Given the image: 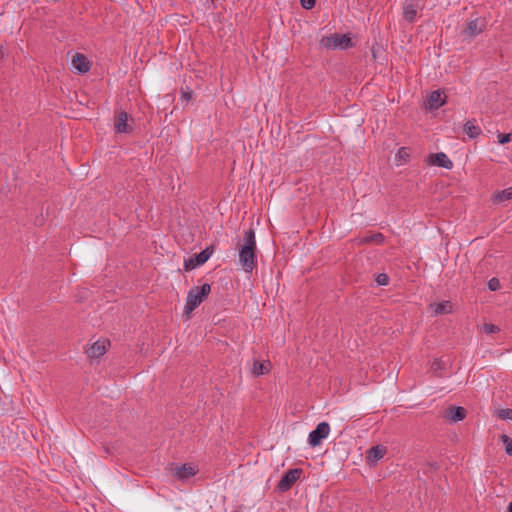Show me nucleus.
I'll return each mask as SVG.
<instances>
[{
  "mask_svg": "<svg viewBox=\"0 0 512 512\" xmlns=\"http://www.w3.org/2000/svg\"><path fill=\"white\" fill-rule=\"evenodd\" d=\"M463 130L471 139H474L481 134V128L477 126L474 121L470 120L464 124Z\"/></svg>",
  "mask_w": 512,
  "mask_h": 512,
  "instance_id": "19",
  "label": "nucleus"
},
{
  "mask_svg": "<svg viewBox=\"0 0 512 512\" xmlns=\"http://www.w3.org/2000/svg\"><path fill=\"white\" fill-rule=\"evenodd\" d=\"M303 471L301 468L289 469L284 473L282 478L277 484V489L281 492L288 491L296 481L301 477Z\"/></svg>",
  "mask_w": 512,
  "mask_h": 512,
  "instance_id": "3",
  "label": "nucleus"
},
{
  "mask_svg": "<svg viewBox=\"0 0 512 512\" xmlns=\"http://www.w3.org/2000/svg\"><path fill=\"white\" fill-rule=\"evenodd\" d=\"M375 280L379 286H386L389 284V276L385 273L378 274Z\"/></svg>",
  "mask_w": 512,
  "mask_h": 512,
  "instance_id": "23",
  "label": "nucleus"
},
{
  "mask_svg": "<svg viewBox=\"0 0 512 512\" xmlns=\"http://www.w3.org/2000/svg\"><path fill=\"white\" fill-rule=\"evenodd\" d=\"M173 472L178 479L186 480L196 475L198 472V468L193 464L185 463L182 465H176L173 468Z\"/></svg>",
  "mask_w": 512,
  "mask_h": 512,
  "instance_id": "9",
  "label": "nucleus"
},
{
  "mask_svg": "<svg viewBox=\"0 0 512 512\" xmlns=\"http://www.w3.org/2000/svg\"><path fill=\"white\" fill-rule=\"evenodd\" d=\"M212 252L213 251L207 247L204 250H202L200 253L195 254L194 256L186 259L184 261L185 270H187V271L193 270V269L203 265L211 257Z\"/></svg>",
  "mask_w": 512,
  "mask_h": 512,
  "instance_id": "7",
  "label": "nucleus"
},
{
  "mask_svg": "<svg viewBox=\"0 0 512 512\" xmlns=\"http://www.w3.org/2000/svg\"><path fill=\"white\" fill-rule=\"evenodd\" d=\"M498 415L503 420H512V409H501Z\"/></svg>",
  "mask_w": 512,
  "mask_h": 512,
  "instance_id": "25",
  "label": "nucleus"
},
{
  "mask_svg": "<svg viewBox=\"0 0 512 512\" xmlns=\"http://www.w3.org/2000/svg\"><path fill=\"white\" fill-rule=\"evenodd\" d=\"M442 365H443V363L440 359H435L431 365V369L435 373H438L442 369Z\"/></svg>",
  "mask_w": 512,
  "mask_h": 512,
  "instance_id": "30",
  "label": "nucleus"
},
{
  "mask_svg": "<svg viewBox=\"0 0 512 512\" xmlns=\"http://www.w3.org/2000/svg\"><path fill=\"white\" fill-rule=\"evenodd\" d=\"M435 315L448 314L452 312V304L450 301H442L439 303L431 304Z\"/></svg>",
  "mask_w": 512,
  "mask_h": 512,
  "instance_id": "18",
  "label": "nucleus"
},
{
  "mask_svg": "<svg viewBox=\"0 0 512 512\" xmlns=\"http://www.w3.org/2000/svg\"><path fill=\"white\" fill-rule=\"evenodd\" d=\"M510 199H512V187L498 191L493 196V201L495 203H501Z\"/></svg>",
  "mask_w": 512,
  "mask_h": 512,
  "instance_id": "20",
  "label": "nucleus"
},
{
  "mask_svg": "<svg viewBox=\"0 0 512 512\" xmlns=\"http://www.w3.org/2000/svg\"><path fill=\"white\" fill-rule=\"evenodd\" d=\"M300 3L306 10H310L315 6V0H300Z\"/></svg>",
  "mask_w": 512,
  "mask_h": 512,
  "instance_id": "29",
  "label": "nucleus"
},
{
  "mask_svg": "<svg viewBox=\"0 0 512 512\" xmlns=\"http://www.w3.org/2000/svg\"><path fill=\"white\" fill-rule=\"evenodd\" d=\"M72 67L79 73H86L90 70V62L83 54L77 53L73 56L71 61Z\"/></svg>",
  "mask_w": 512,
  "mask_h": 512,
  "instance_id": "13",
  "label": "nucleus"
},
{
  "mask_svg": "<svg viewBox=\"0 0 512 512\" xmlns=\"http://www.w3.org/2000/svg\"><path fill=\"white\" fill-rule=\"evenodd\" d=\"M512 140V133L498 134V142L500 144L509 143Z\"/></svg>",
  "mask_w": 512,
  "mask_h": 512,
  "instance_id": "28",
  "label": "nucleus"
},
{
  "mask_svg": "<svg viewBox=\"0 0 512 512\" xmlns=\"http://www.w3.org/2000/svg\"><path fill=\"white\" fill-rule=\"evenodd\" d=\"M129 118V114L125 111L117 114L114 122L116 133H130L132 131V126L128 123Z\"/></svg>",
  "mask_w": 512,
  "mask_h": 512,
  "instance_id": "10",
  "label": "nucleus"
},
{
  "mask_svg": "<svg viewBox=\"0 0 512 512\" xmlns=\"http://www.w3.org/2000/svg\"><path fill=\"white\" fill-rule=\"evenodd\" d=\"M445 104V99L439 91H433L428 97V107L430 109H438Z\"/></svg>",
  "mask_w": 512,
  "mask_h": 512,
  "instance_id": "17",
  "label": "nucleus"
},
{
  "mask_svg": "<svg viewBox=\"0 0 512 512\" xmlns=\"http://www.w3.org/2000/svg\"><path fill=\"white\" fill-rule=\"evenodd\" d=\"M409 156H410L409 148L401 147L398 150L397 157H399L400 159L406 161L409 158Z\"/></svg>",
  "mask_w": 512,
  "mask_h": 512,
  "instance_id": "26",
  "label": "nucleus"
},
{
  "mask_svg": "<svg viewBox=\"0 0 512 512\" xmlns=\"http://www.w3.org/2000/svg\"><path fill=\"white\" fill-rule=\"evenodd\" d=\"M386 448L382 445H376L371 447L367 453V460L371 463H376L384 457Z\"/></svg>",
  "mask_w": 512,
  "mask_h": 512,
  "instance_id": "14",
  "label": "nucleus"
},
{
  "mask_svg": "<svg viewBox=\"0 0 512 512\" xmlns=\"http://www.w3.org/2000/svg\"><path fill=\"white\" fill-rule=\"evenodd\" d=\"M488 288L491 291H496L500 288V282L497 278L493 277L488 281Z\"/></svg>",
  "mask_w": 512,
  "mask_h": 512,
  "instance_id": "27",
  "label": "nucleus"
},
{
  "mask_svg": "<svg viewBox=\"0 0 512 512\" xmlns=\"http://www.w3.org/2000/svg\"><path fill=\"white\" fill-rule=\"evenodd\" d=\"M484 28V22L479 19H473L467 22L463 35L469 38H474L479 35Z\"/></svg>",
  "mask_w": 512,
  "mask_h": 512,
  "instance_id": "12",
  "label": "nucleus"
},
{
  "mask_svg": "<svg viewBox=\"0 0 512 512\" xmlns=\"http://www.w3.org/2000/svg\"><path fill=\"white\" fill-rule=\"evenodd\" d=\"M182 97L185 99V100H190L191 99V92L189 91H186V92H182Z\"/></svg>",
  "mask_w": 512,
  "mask_h": 512,
  "instance_id": "31",
  "label": "nucleus"
},
{
  "mask_svg": "<svg viewBox=\"0 0 512 512\" xmlns=\"http://www.w3.org/2000/svg\"><path fill=\"white\" fill-rule=\"evenodd\" d=\"M501 440H502L503 444L505 445L506 453L508 455L512 456V439L509 436L503 434L501 436Z\"/></svg>",
  "mask_w": 512,
  "mask_h": 512,
  "instance_id": "22",
  "label": "nucleus"
},
{
  "mask_svg": "<svg viewBox=\"0 0 512 512\" xmlns=\"http://www.w3.org/2000/svg\"><path fill=\"white\" fill-rule=\"evenodd\" d=\"M330 432V425L327 422H320L317 427L312 430L308 435V443L311 447H316L321 444L323 439H326Z\"/></svg>",
  "mask_w": 512,
  "mask_h": 512,
  "instance_id": "4",
  "label": "nucleus"
},
{
  "mask_svg": "<svg viewBox=\"0 0 512 512\" xmlns=\"http://www.w3.org/2000/svg\"><path fill=\"white\" fill-rule=\"evenodd\" d=\"M271 363L270 361H254L251 368V373L254 376H260L267 374L270 371Z\"/></svg>",
  "mask_w": 512,
  "mask_h": 512,
  "instance_id": "15",
  "label": "nucleus"
},
{
  "mask_svg": "<svg viewBox=\"0 0 512 512\" xmlns=\"http://www.w3.org/2000/svg\"><path fill=\"white\" fill-rule=\"evenodd\" d=\"M351 44V39L347 35L334 34L332 36L323 37L321 45L329 49L341 48L345 49Z\"/></svg>",
  "mask_w": 512,
  "mask_h": 512,
  "instance_id": "6",
  "label": "nucleus"
},
{
  "mask_svg": "<svg viewBox=\"0 0 512 512\" xmlns=\"http://www.w3.org/2000/svg\"><path fill=\"white\" fill-rule=\"evenodd\" d=\"M211 286L204 283L201 287H192L187 294L184 313L189 315L194 311L209 295Z\"/></svg>",
  "mask_w": 512,
  "mask_h": 512,
  "instance_id": "2",
  "label": "nucleus"
},
{
  "mask_svg": "<svg viewBox=\"0 0 512 512\" xmlns=\"http://www.w3.org/2000/svg\"><path fill=\"white\" fill-rule=\"evenodd\" d=\"M110 346V341L106 338L98 339L87 350L89 358H99L104 355Z\"/></svg>",
  "mask_w": 512,
  "mask_h": 512,
  "instance_id": "8",
  "label": "nucleus"
},
{
  "mask_svg": "<svg viewBox=\"0 0 512 512\" xmlns=\"http://www.w3.org/2000/svg\"><path fill=\"white\" fill-rule=\"evenodd\" d=\"M422 10L421 0H406L403 4V18L409 23H414Z\"/></svg>",
  "mask_w": 512,
  "mask_h": 512,
  "instance_id": "5",
  "label": "nucleus"
},
{
  "mask_svg": "<svg viewBox=\"0 0 512 512\" xmlns=\"http://www.w3.org/2000/svg\"><path fill=\"white\" fill-rule=\"evenodd\" d=\"M483 331L486 333V334H492V333H497L500 331L499 327L494 325V324H490V323H486L483 325Z\"/></svg>",
  "mask_w": 512,
  "mask_h": 512,
  "instance_id": "24",
  "label": "nucleus"
},
{
  "mask_svg": "<svg viewBox=\"0 0 512 512\" xmlns=\"http://www.w3.org/2000/svg\"><path fill=\"white\" fill-rule=\"evenodd\" d=\"M466 411L463 407L460 406H452L448 409L446 417L453 422L461 421L465 418Z\"/></svg>",
  "mask_w": 512,
  "mask_h": 512,
  "instance_id": "16",
  "label": "nucleus"
},
{
  "mask_svg": "<svg viewBox=\"0 0 512 512\" xmlns=\"http://www.w3.org/2000/svg\"><path fill=\"white\" fill-rule=\"evenodd\" d=\"M384 236L381 233L373 234L369 237H364L361 242L362 243H369V242H375V243H383Z\"/></svg>",
  "mask_w": 512,
  "mask_h": 512,
  "instance_id": "21",
  "label": "nucleus"
},
{
  "mask_svg": "<svg viewBox=\"0 0 512 512\" xmlns=\"http://www.w3.org/2000/svg\"><path fill=\"white\" fill-rule=\"evenodd\" d=\"M243 246L239 251V262L244 271L251 273L257 265L256 238L254 229L250 228L244 233Z\"/></svg>",
  "mask_w": 512,
  "mask_h": 512,
  "instance_id": "1",
  "label": "nucleus"
},
{
  "mask_svg": "<svg viewBox=\"0 0 512 512\" xmlns=\"http://www.w3.org/2000/svg\"><path fill=\"white\" fill-rule=\"evenodd\" d=\"M428 162L431 165H435V166L442 167V168H445V169H451L453 167L452 161L443 152H438V153H435V154H430L429 157H428Z\"/></svg>",
  "mask_w": 512,
  "mask_h": 512,
  "instance_id": "11",
  "label": "nucleus"
},
{
  "mask_svg": "<svg viewBox=\"0 0 512 512\" xmlns=\"http://www.w3.org/2000/svg\"><path fill=\"white\" fill-rule=\"evenodd\" d=\"M508 512H512V501L508 504Z\"/></svg>",
  "mask_w": 512,
  "mask_h": 512,
  "instance_id": "32",
  "label": "nucleus"
}]
</instances>
